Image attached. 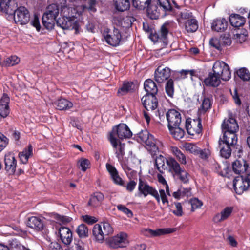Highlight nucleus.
Listing matches in <instances>:
<instances>
[{
	"label": "nucleus",
	"instance_id": "obj_14",
	"mask_svg": "<svg viewBox=\"0 0 250 250\" xmlns=\"http://www.w3.org/2000/svg\"><path fill=\"white\" fill-rule=\"evenodd\" d=\"M185 127L188 133L191 136L200 134L202 131L201 119L198 118L194 119L192 122L190 119L186 120Z\"/></svg>",
	"mask_w": 250,
	"mask_h": 250
},
{
	"label": "nucleus",
	"instance_id": "obj_5",
	"mask_svg": "<svg viewBox=\"0 0 250 250\" xmlns=\"http://www.w3.org/2000/svg\"><path fill=\"white\" fill-rule=\"evenodd\" d=\"M59 13V8L57 4H50L47 6L42 17V24L47 29L53 28Z\"/></svg>",
	"mask_w": 250,
	"mask_h": 250
},
{
	"label": "nucleus",
	"instance_id": "obj_18",
	"mask_svg": "<svg viewBox=\"0 0 250 250\" xmlns=\"http://www.w3.org/2000/svg\"><path fill=\"white\" fill-rule=\"evenodd\" d=\"M171 75V70L167 67L158 66L154 72L155 80L158 83H162L168 80Z\"/></svg>",
	"mask_w": 250,
	"mask_h": 250
},
{
	"label": "nucleus",
	"instance_id": "obj_35",
	"mask_svg": "<svg viewBox=\"0 0 250 250\" xmlns=\"http://www.w3.org/2000/svg\"><path fill=\"white\" fill-rule=\"evenodd\" d=\"M229 21L231 25L235 27H239L243 25L246 21L244 17L237 14L231 15Z\"/></svg>",
	"mask_w": 250,
	"mask_h": 250
},
{
	"label": "nucleus",
	"instance_id": "obj_42",
	"mask_svg": "<svg viewBox=\"0 0 250 250\" xmlns=\"http://www.w3.org/2000/svg\"><path fill=\"white\" fill-rule=\"evenodd\" d=\"M195 17L192 12L189 10L184 9L181 11L178 15L177 21L179 23H184L188 20Z\"/></svg>",
	"mask_w": 250,
	"mask_h": 250
},
{
	"label": "nucleus",
	"instance_id": "obj_46",
	"mask_svg": "<svg viewBox=\"0 0 250 250\" xmlns=\"http://www.w3.org/2000/svg\"><path fill=\"white\" fill-rule=\"evenodd\" d=\"M171 151L181 164H186V156L178 147L176 146L171 147Z\"/></svg>",
	"mask_w": 250,
	"mask_h": 250
},
{
	"label": "nucleus",
	"instance_id": "obj_15",
	"mask_svg": "<svg viewBox=\"0 0 250 250\" xmlns=\"http://www.w3.org/2000/svg\"><path fill=\"white\" fill-rule=\"evenodd\" d=\"M114 136H117L119 139H129L132 136V133L125 124H119L113 127L112 132Z\"/></svg>",
	"mask_w": 250,
	"mask_h": 250
},
{
	"label": "nucleus",
	"instance_id": "obj_31",
	"mask_svg": "<svg viewBox=\"0 0 250 250\" xmlns=\"http://www.w3.org/2000/svg\"><path fill=\"white\" fill-rule=\"evenodd\" d=\"M228 27V21L224 19H216L213 21L211 23V29L212 30L222 32L224 31Z\"/></svg>",
	"mask_w": 250,
	"mask_h": 250
},
{
	"label": "nucleus",
	"instance_id": "obj_58",
	"mask_svg": "<svg viewBox=\"0 0 250 250\" xmlns=\"http://www.w3.org/2000/svg\"><path fill=\"white\" fill-rule=\"evenodd\" d=\"M8 139L3 134L0 133V152L7 146L8 143Z\"/></svg>",
	"mask_w": 250,
	"mask_h": 250
},
{
	"label": "nucleus",
	"instance_id": "obj_8",
	"mask_svg": "<svg viewBox=\"0 0 250 250\" xmlns=\"http://www.w3.org/2000/svg\"><path fill=\"white\" fill-rule=\"evenodd\" d=\"M18 6L15 0H0V14H5L10 21L14 19V12Z\"/></svg>",
	"mask_w": 250,
	"mask_h": 250
},
{
	"label": "nucleus",
	"instance_id": "obj_49",
	"mask_svg": "<svg viewBox=\"0 0 250 250\" xmlns=\"http://www.w3.org/2000/svg\"><path fill=\"white\" fill-rule=\"evenodd\" d=\"M147 140L145 141L144 143L146 145L150 148V150L156 152L158 150V148L156 146V140L154 139V136L150 134V135L146 138Z\"/></svg>",
	"mask_w": 250,
	"mask_h": 250
},
{
	"label": "nucleus",
	"instance_id": "obj_6",
	"mask_svg": "<svg viewBox=\"0 0 250 250\" xmlns=\"http://www.w3.org/2000/svg\"><path fill=\"white\" fill-rule=\"evenodd\" d=\"M105 42L113 47L118 46L122 39V35L120 30L114 27L113 30L106 28L103 33Z\"/></svg>",
	"mask_w": 250,
	"mask_h": 250
},
{
	"label": "nucleus",
	"instance_id": "obj_20",
	"mask_svg": "<svg viewBox=\"0 0 250 250\" xmlns=\"http://www.w3.org/2000/svg\"><path fill=\"white\" fill-rule=\"evenodd\" d=\"M107 170L110 175V177L113 183L117 185L125 187L124 181L120 176L119 172L116 167L111 164L107 163L106 165Z\"/></svg>",
	"mask_w": 250,
	"mask_h": 250
},
{
	"label": "nucleus",
	"instance_id": "obj_64",
	"mask_svg": "<svg viewBox=\"0 0 250 250\" xmlns=\"http://www.w3.org/2000/svg\"><path fill=\"white\" fill-rule=\"evenodd\" d=\"M136 184V182L134 180H130L124 187L126 188L127 191L132 192L135 189Z\"/></svg>",
	"mask_w": 250,
	"mask_h": 250
},
{
	"label": "nucleus",
	"instance_id": "obj_40",
	"mask_svg": "<svg viewBox=\"0 0 250 250\" xmlns=\"http://www.w3.org/2000/svg\"><path fill=\"white\" fill-rule=\"evenodd\" d=\"M167 159L166 157L160 155L156 157L155 160V166L161 173H164V170L167 169V165H165V163H167Z\"/></svg>",
	"mask_w": 250,
	"mask_h": 250
},
{
	"label": "nucleus",
	"instance_id": "obj_9",
	"mask_svg": "<svg viewBox=\"0 0 250 250\" xmlns=\"http://www.w3.org/2000/svg\"><path fill=\"white\" fill-rule=\"evenodd\" d=\"M57 25L62 29L75 30V33L78 34L80 33L79 22L74 17H62L57 20Z\"/></svg>",
	"mask_w": 250,
	"mask_h": 250
},
{
	"label": "nucleus",
	"instance_id": "obj_51",
	"mask_svg": "<svg viewBox=\"0 0 250 250\" xmlns=\"http://www.w3.org/2000/svg\"><path fill=\"white\" fill-rule=\"evenodd\" d=\"M238 76L244 81L250 80V73L249 70L245 67H242L236 71Z\"/></svg>",
	"mask_w": 250,
	"mask_h": 250
},
{
	"label": "nucleus",
	"instance_id": "obj_48",
	"mask_svg": "<svg viewBox=\"0 0 250 250\" xmlns=\"http://www.w3.org/2000/svg\"><path fill=\"white\" fill-rule=\"evenodd\" d=\"M165 88L167 94L169 97L172 98L174 93V81L172 79H169L167 81Z\"/></svg>",
	"mask_w": 250,
	"mask_h": 250
},
{
	"label": "nucleus",
	"instance_id": "obj_22",
	"mask_svg": "<svg viewBox=\"0 0 250 250\" xmlns=\"http://www.w3.org/2000/svg\"><path fill=\"white\" fill-rule=\"evenodd\" d=\"M175 228H162L158 229L156 230L151 229H146L145 230V235L150 237H157L161 235L170 234L175 231Z\"/></svg>",
	"mask_w": 250,
	"mask_h": 250
},
{
	"label": "nucleus",
	"instance_id": "obj_61",
	"mask_svg": "<svg viewBox=\"0 0 250 250\" xmlns=\"http://www.w3.org/2000/svg\"><path fill=\"white\" fill-rule=\"evenodd\" d=\"M82 217L83 221L89 225H93L98 221L96 217L91 216L88 215H83Z\"/></svg>",
	"mask_w": 250,
	"mask_h": 250
},
{
	"label": "nucleus",
	"instance_id": "obj_13",
	"mask_svg": "<svg viewBox=\"0 0 250 250\" xmlns=\"http://www.w3.org/2000/svg\"><path fill=\"white\" fill-rule=\"evenodd\" d=\"M128 235L124 232H121L111 237L108 241L109 246L113 249L125 248L129 243Z\"/></svg>",
	"mask_w": 250,
	"mask_h": 250
},
{
	"label": "nucleus",
	"instance_id": "obj_41",
	"mask_svg": "<svg viewBox=\"0 0 250 250\" xmlns=\"http://www.w3.org/2000/svg\"><path fill=\"white\" fill-rule=\"evenodd\" d=\"M135 86L132 82H125L122 87L118 89V93L125 95L128 92H133L135 90Z\"/></svg>",
	"mask_w": 250,
	"mask_h": 250
},
{
	"label": "nucleus",
	"instance_id": "obj_63",
	"mask_svg": "<svg viewBox=\"0 0 250 250\" xmlns=\"http://www.w3.org/2000/svg\"><path fill=\"white\" fill-rule=\"evenodd\" d=\"M31 25L35 27L38 31L41 29V25L39 22V18L38 16L35 14L33 20L31 22Z\"/></svg>",
	"mask_w": 250,
	"mask_h": 250
},
{
	"label": "nucleus",
	"instance_id": "obj_39",
	"mask_svg": "<svg viewBox=\"0 0 250 250\" xmlns=\"http://www.w3.org/2000/svg\"><path fill=\"white\" fill-rule=\"evenodd\" d=\"M183 24L185 25L186 30L188 33L194 32L198 29V22L196 17L186 21Z\"/></svg>",
	"mask_w": 250,
	"mask_h": 250
},
{
	"label": "nucleus",
	"instance_id": "obj_3",
	"mask_svg": "<svg viewBox=\"0 0 250 250\" xmlns=\"http://www.w3.org/2000/svg\"><path fill=\"white\" fill-rule=\"evenodd\" d=\"M221 130L222 136L238 140L236 133L239 130V125L234 118L231 116L225 119L221 124Z\"/></svg>",
	"mask_w": 250,
	"mask_h": 250
},
{
	"label": "nucleus",
	"instance_id": "obj_26",
	"mask_svg": "<svg viewBox=\"0 0 250 250\" xmlns=\"http://www.w3.org/2000/svg\"><path fill=\"white\" fill-rule=\"evenodd\" d=\"M5 169L7 172L14 174L17 166L16 160L13 154L5 155L4 158Z\"/></svg>",
	"mask_w": 250,
	"mask_h": 250
},
{
	"label": "nucleus",
	"instance_id": "obj_36",
	"mask_svg": "<svg viewBox=\"0 0 250 250\" xmlns=\"http://www.w3.org/2000/svg\"><path fill=\"white\" fill-rule=\"evenodd\" d=\"M167 165L168 171L174 173L175 174L176 173L182 168L180 164L176 161V160L172 157H168L167 159Z\"/></svg>",
	"mask_w": 250,
	"mask_h": 250
},
{
	"label": "nucleus",
	"instance_id": "obj_28",
	"mask_svg": "<svg viewBox=\"0 0 250 250\" xmlns=\"http://www.w3.org/2000/svg\"><path fill=\"white\" fill-rule=\"evenodd\" d=\"M27 226L37 230H42L44 227L43 220L36 216L28 217Z\"/></svg>",
	"mask_w": 250,
	"mask_h": 250
},
{
	"label": "nucleus",
	"instance_id": "obj_25",
	"mask_svg": "<svg viewBox=\"0 0 250 250\" xmlns=\"http://www.w3.org/2000/svg\"><path fill=\"white\" fill-rule=\"evenodd\" d=\"M249 165L246 161L236 160L232 163V169L235 174L240 175L247 172Z\"/></svg>",
	"mask_w": 250,
	"mask_h": 250
},
{
	"label": "nucleus",
	"instance_id": "obj_56",
	"mask_svg": "<svg viewBox=\"0 0 250 250\" xmlns=\"http://www.w3.org/2000/svg\"><path fill=\"white\" fill-rule=\"evenodd\" d=\"M174 204L176 209L173 210L172 212L176 216H182L183 215V211L181 203L179 202H174Z\"/></svg>",
	"mask_w": 250,
	"mask_h": 250
},
{
	"label": "nucleus",
	"instance_id": "obj_1",
	"mask_svg": "<svg viewBox=\"0 0 250 250\" xmlns=\"http://www.w3.org/2000/svg\"><path fill=\"white\" fill-rule=\"evenodd\" d=\"M173 11L169 0H153L147 10V14L151 19L164 18Z\"/></svg>",
	"mask_w": 250,
	"mask_h": 250
},
{
	"label": "nucleus",
	"instance_id": "obj_24",
	"mask_svg": "<svg viewBox=\"0 0 250 250\" xmlns=\"http://www.w3.org/2000/svg\"><path fill=\"white\" fill-rule=\"evenodd\" d=\"M109 140L114 148L115 149V154L119 161H120L125 154L124 146L121 143L118 145L117 139L112 134H110Z\"/></svg>",
	"mask_w": 250,
	"mask_h": 250
},
{
	"label": "nucleus",
	"instance_id": "obj_33",
	"mask_svg": "<svg viewBox=\"0 0 250 250\" xmlns=\"http://www.w3.org/2000/svg\"><path fill=\"white\" fill-rule=\"evenodd\" d=\"M201 99L202 102L200 109L205 112L211 108L213 103L212 96L211 95H206L205 93H202Z\"/></svg>",
	"mask_w": 250,
	"mask_h": 250
},
{
	"label": "nucleus",
	"instance_id": "obj_53",
	"mask_svg": "<svg viewBox=\"0 0 250 250\" xmlns=\"http://www.w3.org/2000/svg\"><path fill=\"white\" fill-rule=\"evenodd\" d=\"M188 206H191V211H194L195 209L201 207L203 205L202 202L197 198L190 199L186 202Z\"/></svg>",
	"mask_w": 250,
	"mask_h": 250
},
{
	"label": "nucleus",
	"instance_id": "obj_4",
	"mask_svg": "<svg viewBox=\"0 0 250 250\" xmlns=\"http://www.w3.org/2000/svg\"><path fill=\"white\" fill-rule=\"evenodd\" d=\"M114 230L108 222H103L100 224H95L92 229V235L95 241L103 242L105 236L112 234Z\"/></svg>",
	"mask_w": 250,
	"mask_h": 250
},
{
	"label": "nucleus",
	"instance_id": "obj_55",
	"mask_svg": "<svg viewBox=\"0 0 250 250\" xmlns=\"http://www.w3.org/2000/svg\"><path fill=\"white\" fill-rule=\"evenodd\" d=\"M221 44L222 46H229L231 44L230 35L229 34L221 35L219 38Z\"/></svg>",
	"mask_w": 250,
	"mask_h": 250
},
{
	"label": "nucleus",
	"instance_id": "obj_62",
	"mask_svg": "<svg viewBox=\"0 0 250 250\" xmlns=\"http://www.w3.org/2000/svg\"><path fill=\"white\" fill-rule=\"evenodd\" d=\"M149 132L146 129L144 130H141L138 133H137V135L138 137L140 138V141L142 142H144L147 140L146 138L148 137L150 135Z\"/></svg>",
	"mask_w": 250,
	"mask_h": 250
},
{
	"label": "nucleus",
	"instance_id": "obj_11",
	"mask_svg": "<svg viewBox=\"0 0 250 250\" xmlns=\"http://www.w3.org/2000/svg\"><path fill=\"white\" fill-rule=\"evenodd\" d=\"M169 23L165 22L161 27L158 32H155L150 34V40L154 42H163L165 44H167V36L169 32Z\"/></svg>",
	"mask_w": 250,
	"mask_h": 250
},
{
	"label": "nucleus",
	"instance_id": "obj_45",
	"mask_svg": "<svg viewBox=\"0 0 250 250\" xmlns=\"http://www.w3.org/2000/svg\"><path fill=\"white\" fill-rule=\"evenodd\" d=\"M191 194V188H180L176 191L173 193L172 196L174 198L179 199L185 196H190Z\"/></svg>",
	"mask_w": 250,
	"mask_h": 250
},
{
	"label": "nucleus",
	"instance_id": "obj_12",
	"mask_svg": "<svg viewBox=\"0 0 250 250\" xmlns=\"http://www.w3.org/2000/svg\"><path fill=\"white\" fill-rule=\"evenodd\" d=\"M250 172L247 173V176L244 180L243 177H236L233 181V187L235 192L239 195L242 194L246 191L250 184V179L249 176Z\"/></svg>",
	"mask_w": 250,
	"mask_h": 250
},
{
	"label": "nucleus",
	"instance_id": "obj_43",
	"mask_svg": "<svg viewBox=\"0 0 250 250\" xmlns=\"http://www.w3.org/2000/svg\"><path fill=\"white\" fill-rule=\"evenodd\" d=\"M114 2L116 9L121 12L129 9L130 6L129 0H114Z\"/></svg>",
	"mask_w": 250,
	"mask_h": 250
},
{
	"label": "nucleus",
	"instance_id": "obj_2",
	"mask_svg": "<svg viewBox=\"0 0 250 250\" xmlns=\"http://www.w3.org/2000/svg\"><path fill=\"white\" fill-rule=\"evenodd\" d=\"M237 139L220 136L218 144L221 156L228 159L230 157L232 152L235 154L242 153V147L237 144Z\"/></svg>",
	"mask_w": 250,
	"mask_h": 250
},
{
	"label": "nucleus",
	"instance_id": "obj_16",
	"mask_svg": "<svg viewBox=\"0 0 250 250\" xmlns=\"http://www.w3.org/2000/svg\"><path fill=\"white\" fill-rule=\"evenodd\" d=\"M14 21L15 23L20 24H26L30 20V14L29 11L24 6H17L14 12Z\"/></svg>",
	"mask_w": 250,
	"mask_h": 250
},
{
	"label": "nucleus",
	"instance_id": "obj_37",
	"mask_svg": "<svg viewBox=\"0 0 250 250\" xmlns=\"http://www.w3.org/2000/svg\"><path fill=\"white\" fill-rule=\"evenodd\" d=\"M57 109L60 110H68L73 107V103L65 98H61L55 103Z\"/></svg>",
	"mask_w": 250,
	"mask_h": 250
},
{
	"label": "nucleus",
	"instance_id": "obj_10",
	"mask_svg": "<svg viewBox=\"0 0 250 250\" xmlns=\"http://www.w3.org/2000/svg\"><path fill=\"white\" fill-rule=\"evenodd\" d=\"M212 72L225 81L229 80L231 78L229 67L228 64L223 61H216L214 62Z\"/></svg>",
	"mask_w": 250,
	"mask_h": 250
},
{
	"label": "nucleus",
	"instance_id": "obj_32",
	"mask_svg": "<svg viewBox=\"0 0 250 250\" xmlns=\"http://www.w3.org/2000/svg\"><path fill=\"white\" fill-rule=\"evenodd\" d=\"M144 88L146 94L156 96L158 93V87L156 83L151 79L146 80L144 83Z\"/></svg>",
	"mask_w": 250,
	"mask_h": 250
},
{
	"label": "nucleus",
	"instance_id": "obj_19",
	"mask_svg": "<svg viewBox=\"0 0 250 250\" xmlns=\"http://www.w3.org/2000/svg\"><path fill=\"white\" fill-rule=\"evenodd\" d=\"M141 102L144 108L147 111L154 110L158 106V102L156 96L146 94L141 98Z\"/></svg>",
	"mask_w": 250,
	"mask_h": 250
},
{
	"label": "nucleus",
	"instance_id": "obj_50",
	"mask_svg": "<svg viewBox=\"0 0 250 250\" xmlns=\"http://www.w3.org/2000/svg\"><path fill=\"white\" fill-rule=\"evenodd\" d=\"M184 184H187L189 182V175L184 168H181L178 172L175 174Z\"/></svg>",
	"mask_w": 250,
	"mask_h": 250
},
{
	"label": "nucleus",
	"instance_id": "obj_30",
	"mask_svg": "<svg viewBox=\"0 0 250 250\" xmlns=\"http://www.w3.org/2000/svg\"><path fill=\"white\" fill-rule=\"evenodd\" d=\"M233 208L227 207L219 213L216 214L213 218V221L216 223L221 222L228 218L231 214Z\"/></svg>",
	"mask_w": 250,
	"mask_h": 250
},
{
	"label": "nucleus",
	"instance_id": "obj_38",
	"mask_svg": "<svg viewBox=\"0 0 250 250\" xmlns=\"http://www.w3.org/2000/svg\"><path fill=\"white\" fill-rule=\"evenodd\" d=\"M152 0H132L133 6L139 10H144L146 8V11L151 6Z\"/></svg>",
	"mask_w": 250,
	"mask_h": 250
},
{
	"label": "nucleus",
	"instance_id": "obj_44",
	"mask_svg": "<svg viewBox=\"0 0 250 250\" xmlns=\"http://www.w3.org/2000/svg\"><path fill=\"white\" fill-rule=\"evenodd\" d=\"M168 130L172 136L176 140H180L183 138L185 135V130L182 126H174L169 128Z\"/></svg>",
	"mask_w": 250,
	"mask_h": 250
},
{
	"label": "nucleus",
	"instance_id": "obj_27",
	"mask_svg": "<svg viewBox=\"0 0 250 250\" xmlns=\"http://www.w3.org/2000/svg\"><path fill=\"white\" fill-rule=\"evenodd\" d=\"M104 198V195L101 192H95L91 195L88 205L92 208H97L100 206Z\"/></svg>",
	"mask_w": 250,
	"mask_h": 250
},
{
	"label": "nucleus",
	"instance_id": "obj_23",
	"mask_svg": "<svg viewBox=\"0 0 250 250\" xmlns=\"http://www.w3.org/2000/svg\"><path fill=\"white\" fill-rule=\"evenodd\" d=\"M59 234L62 242L66 245H69L72 240V233L67 227H62L59 229Z\"/></svg>",
	"mask_w": 250,
	"mask_h": 250
},
{
	"label": "nucleus",
	"instance_id": "obj_21",
	"mask_svg": "<svg viewBox=\"0 0 250 250\" xmlns=\"http://www.w3.org/2000/svg\"><path fill=\"white\" fill-rule=\"evenodd\" d=\"M10 98L7 94L4 93L0 99V116L6 118L10 113L9 105Z\"/></svg>",
	"mask_w": 250,
	"mask_h": 250
},
{
	"label": "nucleus",
	"instance_id": "obj_54",
	"mask_svg": "<svg viewBox=\"0 0 250 250\" xmlns=\"http://www.w3.org/2000/svg\"><path fill=\"white\" fill-rule=\"evenodd\" d=\"M20 62V59L16 56H11L7 58L4 61L6 66L9 67L14 66Z\"/></svg>",
	"mask_w": 250,
	"mask_h": 250
},
{
	"label": "nucleus",
	"instance_id": "obj_7",
	"mask_svg": "<svg viewBox=\"0 0 250 250\" xmlns=\"http://www.w3.org/2000/svg\"><path fill=\"white\" fill-rule=\"evenodd\" d=\"M138 189L139 197L143 196L146 197L148 195H150L155 198L158 203H160V198L157 190L155 188L150 186L146 181L139 179Z\"/></svg>",
	"mask_w": 250,
	"mask_h": 250
},
{
	"label": "nucleus",
	"instance_id": "obj_17",
	"mask_svg": "<svg viewBox=\"0 0 250 250\" xmlns=\"http://www.w3.org/2000/svg\"><path fill=\"white\" fill-rule=\"evenodd\" d=\"M168 128L181 125L182 118L181 113L174 109H169L166 114Z\"/></svg>",
	"mask_w": 250,
	"mask_h": 250
},
{
	"label": "nucleus",
	"instance_id": "obj_52",
	"mask_svg": "<svg viewBox=\"0 0 250 250\" xmlns=\"http://www.w3.org/2000/svg\"><path fill=\"white\" fill-rule=\"evenodd\" d=\"M90 162L86 158L82 157L79 159L77 162V167L81 168L83 171H85L90 167Z\"/></svg>",
	"mask_w": 250,
	"mask_h": 250
},
{
	"label": "nucleus",
	"instance_id": "obj_57",
	"mask_svg": "<svg viewBox=\"0 0 250 250\" xmlns=\"http://www.w3.org/2000/svg\"><path fill=\"white\" fill-rule=\"evenodd\" d=\"M209 44L215 49L221 51L222 50V46L221 44L220 39L217 38H211L209 40Z\"/></svg>",
	"mask_w": 250,
	"mask_h": 250
},
{
	"label": "nucleus",
	"instance_id": "obj_60",
	"mask_svg": "<svg viewBox=\"0 0 250 250\" xmlns=\"http://www.w3.org/2000/svg\"><path fill=\"white\" fill-rule=\"evenodd\" d=\"M199 148L196 146L191 143H188L186 145V150L195 154H197Z\"/></svg>",
	"mask_w": 250,
	"mask_h": 250
},
{
	"label": "nucleus",
	"instance_id": "obj_29",
	"mask_svg": "<svg viewBox=\"0 0 250 250\" xmlns=\"http://www.w3.org/2000/svg\"><path fill=\"white\" fill-rule=\"evenodd\" d=\"M221 79L219 76L210 72L208 77L204 79V83L206 86L217 87L221 83Z\"/></svg>",
	"mask_w": 250,
	"mask_h": 250
},
{
	"label": "nucleus",
	"instance_id": "obj_34",
	"mask_svg": "<svg viewBox=\"0 0 250 250\" xmlns=\"http://www.w3.org/2000/svg\"><path fill=\"white\" fill-rule=\"evenodd\" d=\"M33 147L29 144L27 148H25L22 152L19 153L20 161L22 164L27 163L29 158L33 155Z\"/></svg>",
	"mask_w": 250,
	"mask_h": 250
},
{
	"label": "nucleus",
	"instance_id": "obj_47",
	"mask_svg": "<svg viewBox=\"0 0 250 250\" xmlns=\"http://www.w3.org/2000/svg\"><path fill=\"white\" fill-rule=\"evenodd\" d=\"M76 232L80 238H87L89 236L88 229L84 224L79 225L76 229Z\"/></svg>",
	"mask_w": 250,
	"mask_h": 250
},
{
	"label": "nucleus",
	"instance_id": "obj_59",
	"mask_svg": "<svg viewBox=\"0 0 250 250\" xmlns=\"http://www.w3.org/2000/svg\"><path fill=\"white\" fill-rule=\"evenodd\" d=\"M117 209L130 217L133 216V213L131 210L127 208L125 206L119 204L117 206Z\"/></svg>",
	"mask_w": 250,
	"mask_h": 250
}]
</instances>
